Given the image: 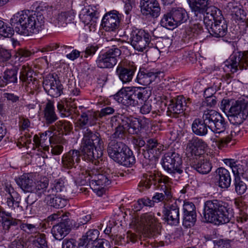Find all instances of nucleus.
Segmentation results:
<instances>
[{"mask_svg": "<svg viewBox=\"0 0 248 248\" xmlns=\"http://www.w3.org/2000/svg\"><path fill=\"white\" fill-rule=\"evenodd\" d=\"M17 69L16 67L6 69L3 73L2 79H0L1 87L8 84H15L17 82Z\"/></svg>", "mask_w": 248, "mask_h": 248, "instance_id": "4c0bfd02", "label": "nucleus"}, {"mask_svg": "<svg viewBox=\"0 0 248 248\" xmlns=\"http://www.w3.org/2000/svg\"><path fill=\"white\" fill-rule=\"evenodd\" d=\"M140 7L143 16L156 18L160 15L161 8L157 0H140Z\"/></svg>", "mask_w": 248, "mask_h": 248, "instance_id": "aec40b11", "label": "nucleus"}, {"mask_svg": "<svg viewBox=\"0 0 248 248\" xmlns=\"http://www.w3.org/2000/svg\"><path fill=\"white\" fill-rule=\"evenodd\" d=\"M248 115V100L239 99L233 101L227 113L228 119L233 125H239Z\"/></svg>", "mask_w": 248, "mask_h": 248, "instance_id": "6e6552de", "label": "nucleus"}, {"mask_svg": "<svg viewBox=\"0 0 248 248\" xmlns=\"http://www.w3.org/2000/svg\"><path fill=\"white\" fill-rule=\"evenodd\" d=\"M188 18V14L184 8L173 7L164 15L160 24L162 26L171 30L186 22Z\"/></svg>", "mask_w": 248, "mask_h": 248, "instance_id": "0eeeda50", "label": "nucleus"}, {"mask_svg": "<svg viewBox=\"0 0 248 248\" xmlns=\"http://www.w3.org/2000/svg\"><path fill=\"white\" fill-rule=\"evenodd\" d=\"M44 118L47 124H51L58 119L57 114L55 112L53 103L48 101L46 104L44 110Z\"/></svg>", "mask_w": 248, "mask_h": 248, "instance_id": "58836bf2", "label": "nucleus"}, {"mask_svg": "<svg viewBox=\"0 0 248 248\" xmlns=\"http://www.w3.org/2000/svg\"><path fill=\"white\" fill-rule=\"evenodd\" d=\"M43 87L47 94L53 97H58L63 93L62 85L53 75L49 74L45 77Z\"/></svg>", "mask_w": 248, "mask_h": 248, "instance_id": "dca6fc26", "label": "nucleus"}, {"mask_svg": "<svg viewBox=\"0 0 248 248\" xmlns=\"http://www.w3.org/2000/svg\"><path fill=\"white\" fill-rule=\"evenodd\" d=\"M125 128L130 134H138L140 132L139 118L131 117L126 119Z\"/></svg>", "mask_w": 248, "mask_h": 248, "instance_id": "37998d69", "label": "nucleus"}, {"mask_svg": "<svg viewBox=\"0 0 248 248\" xmlns=\"http://www.w3.org/2000/svg\"><path fill=\"white\" fill-rule=\"evenodd\" d=\"M75 16V13L72 10L62 12L56 16L53 22L58 27H65L74 20Z\"/></svg>", "mask_w": 248, "mask_h": 248, "instance_id": "473e14b6", "label": "nucleus"}, {"mask_svg": "<svg viewBox=\"0 0 248 248\" xmlns=\"http://www.w3.org/2000/svg\"><path fill=\"white\" fill-rule=\"evenodd\" d=\"M48 186V180L46 177H44L39 181L34 182L32 186V191L31 193H34L41 198L43 195L46 193V189Z\"/></svg>", "mask_w": 248, "mask_h": 248, "instance_id": "a19ab883", "label": "nucleus"}, {"mask_svg": "<svg viewBox=\"0 0 248 248\" xmlns=\"http://www.w3.org/2000/svg\"><path fill=\"white\" fill-rule=\"evenodd\" d=\"M163 150V145L154 138L148 139L146 141V151L143 155L145 158L152 160L158 156Z\"/></svg>", "mask_w": 248, "mask_h": 248, "instance_id": "b1692460", "label": "nucleus"}, {"mask_svg": "<svg viewBox=\"0 0 248 248\" xmlns=\"http://www.w3.org/2000/svg\"><path fill=\"white\" fill-rule=\"evenodd\" d=\"M234 186L235 192L239 195L244 194L247 189L246 184L239 177L234 178Z\"/></svg>", "mask_w": 248, "mask_h": 248, "instance_id": "de8ad7c7", "label": "nucleus"}, {"mask_svg": "<svg viewBox=\"0 0 248 248\" xmlns=\"http://www.w3.org/2000/svg\"><path fill=\"white\" fill-rule=\"evenodd\" d=\"M64 179L62 178L55 180L47 190L46 193L51 195H61V193L66 191Z\"/></svg>", "mask_w": 248, "mask_h": 248, "instance_id": "79ce46f5", "label": "nucleus"}, {"mask_svg": "<svg viewBox=\"0 0 248 248\" xmlns=\"http://www.w3.org/2000/svg\"><path fill=\"white\" fill-rule=\"evenodd\" d=\"M98 113L97 112H93L88 110L82 112L79 118L76 123V127L83 131L89 128V126H92L96 124L97 120Z\"/></svg>", "mask_w": 248, "mask_h": 248, "instance_id": "412c9836", "label": "nucleus"}, {"mask_svg": "<svg viewBox=\"0 0 248 248\" xmlns=\"http://www.w3.org/2000/svg\"><path fill=\"white\" fill-rule=\"evenodd\" d=\"M154 199L152 200L146 197L139 199L137 202L134 204L135 208L137 211L141 209L144 206L152 207L154 206L155 202Z\"/></svg>", "mask_w": 248, "mask_h": 248, "instance_id": "3c124183", "label": "nucleus"}, {"mask_svg": "<svg viewBox=\"0 0 248 248\" xmlns=\"http://www.w3.org/2000/svg\"><path fill=\"white\" fill-rule=\"evenodd\" d=\"M183 161L180 155L175 152H169L166 153L162 158V166L164 170L172 177H176V174L180 175L183 172Z\"/></svg>", "mask_w": 248, "mask_h": 248, "instance_id": "1a4fd4ad", "label": "nucleus"}, {"mask_svg": "<svg viewBox=\"0 0 248 248\" xmlns=\"http://www.w3.org/2000/svg\"><path fill=\"white\" fill-rule=\"evenodd\" d=\"M194 161L192 163V167L198 172L201 174L209 173L212 169L211 164L209 160L200 156L194 158Z\"/></svg>", "mask_w": 248, "mask_h": 248, "instance_id": "72a5a7b5", "label": "nucleus"}, {"mask_svg": "<svg viewBox=\"0 0 248 248\" xmlns=\"http://www.w3.org/2000/svg\"><path fill=\"white\" fill-rule=\"evenodd\" d=\"M124 153L125 154L124 155L122 165L128 167L134 164L135 162V158L133 155L132 152L129 148H127L125 149Z\"/></svg>", "mask_w": 248, "mask_h": 248, "instance_id": "09e8293b", "label": "nucleus"}, {"mask_svg": "<svg viewBox=\"0 0 248 248\" xmlns=\"http://www.w3.org/2000/svg\"><path fill=\"white\" fill-rule=\"evenodd\" d=\"M157 183L164 184L161 186L160 193H163L166 196V199L171 202L173 199V194L170 184L171 183L170 179L167 176L160 175L159 173H149L143 175V178L140 181L139 186L144 188L149 189L152 185H155Z\"/></svg>", "mask_w": 248, "mask_h": 248, "instance_id": "39448f33", "label": "nucleus"}, {"mask_svg": "<svg viewBox=\"0 0 248 248\" xmlns=\"http://www.w3.org/2000/svg\"><path fill=\"white\" fill-rule=\"evenodd\" d=\"M194 214H196L194 203L190 202H185L183 205V216Z\"/></svg>", "mask_w": 248, "mask_h": 248, "instance_id": "6e6d98bb", "label": "nucleus"}, {"mask_svg": "<svg viewBox=\"0 0 248 248\" xmlns=\"http://www.w3.org/2000/svg\"><path fill=\"white\" fill-rule=\"evenodd\" d=\"M222 211L218 209L213 211V216L207 217L204 221L214 223L216 225L225 224L229 222L232 215L228 212L227 207L224 205V209Z\"/></svg>", "mask_w": 248, "mask_h": 248, "instance_id": "393cba45", "label": "nucleus"}, {"mask_svg": "<svg viewBox=\"0 0 248 248\" xmlns=\"http://www.w3.org/2000/svg\"><path fill=\"white\" fill-rule=\"evenodd\" d=\"M136 70V67L133 64L120 62L117 67L116 73L123 83H127L132 81Z\"/></svg>", "mask_w": 248, "mask_h": 248, "instance_id": "a211bd4d", "label": "nucleus"}, {"mask_svg": "<svg viewBox=\"0 0 248 248\" xmlns=\"http://www.w3.org/2000/svg\"><path fill=\"white\" fill-rule=\"evenodd\" d=\"M33 244L38 248H48L46 236L44 233H37L34 237Z\"/></svg>", "mask_w": 248, "mask_h": 248, "instance_id": "49530a36", "label": "nucleus"}, {"mask_svg": "<svg viewBox=\"0 0 248 248\" xmlns=\"http://www.w3.org/2000/svg\"><path fill=\"white\" fill-rule=\"evenodd\" d=\"M216 13L207 14L203 18V22L209 33L215 37H222L227 32V24L224 20H217Z\"/></svg>", "mask_w": 248, "mask_h": 248, "instance_id": "9b49d317", "label": "nucleus"}, {"mask_svg": "<svg viewBox=\"0 0 248 248\" xmlns=\"http://www.w3.org/2000/svg\"><path fill=\"white\" fill-rule=\"evenodd\" d=\"M208 125L202 119H196L192 124L193 132L199 136H205L208 132Z\"/></svg>", "mask_w": 248, "mask_h": 248, "instance_id": "ea45409f", "label": "nucleus"}, {"mask_svg": "<svg viewBox=\"0 0 248 248\" xmlns=\"http://www.w3.org/2000/svg\"><path fill=\"white\" fill-rule=\"evenodd\" d=\"M210 4L209 0H190L189 6L196 20L202 22L203 17L207 13L216 12L217 9L210 6Z\"/></svg>", "mask_w": 248, "mask_h": 248, "instance_id": "f8f14e48", "label": "nucleus"}, {"mask_svg": "<svg viewBox=\"0 0 248 248\" xmlns=\"http://www.w3.org/2000/svg\"><path fill=\"white\" fill-rule=\"evenodd\" d=\"M77 179L82 185L89 183L91 188L99 196L105 192L106 187L111 183V175L95 166L81 170Z\"/></svg>", "mask_w": 248, "mask_h": 248, "instance_id": "f03ea898", "label": "nucleus"}, {"mask_svg": "<svg viewBox=\"0 0 248 248\" xmlns=\"http://www.w3.org/2000/svg\"><path fill=\"white\" fill-rule=\"evenodd\" d=\"M163 211L168 224L177 225L179 223V209L176 202L164 206Z\"/></svg>", "mask_w": 248, "mask_h": 248, "instance_id": "4be33fe9", "label": "nucleus"}, {"mask_svg": "<svg viewBox=\"0 0 248 248\" xmlns=\"http://www.w3.org/2000/svg\"><path fill=\"white\" fill-rule=\"evenodd\" d=\"M214 246L217 248H230L231 240L228 239L219 238L213 241Z\"/></svg>", "mask_w": 248, "mask_h": 248, "instance_id": "680f3d73", "label": "nucleus"}, {"mask_svg": "<svg viewBox=\"0 0 248 248\" xmlns=\"http://www.w3.org/2000/svg\"><path fill=\"white\" fill-rule=\"evenodd\" d=\"M196 214L183 216V225L186 228L193 227L196 221Z\"/></svg>", "mask_w": 248, "mask_h": 248, "instance_id": "5fc2aeb1", "label": "nucleus"}, {"mask_svg": "<svg viewBox=\"0 0 248 248\" xmlns=\"http://www.w3.org/2000/svg\"><path fill=\"white\" fill-rule=\"evenodd\" d=\"M151 40L150 34L142 30H133L130 33L131 45L135 50L143 52L149 46Z\"/></svg>", "mask_w": 248, "mask_h": 248, "instance_id": "ddd939ff", "label": "nucleus"}, {"mask_svg": "<svg viewBox=\"0 0 248 248\" xmlns=\"http://www.w3.org/2000/svg\"><path fill=\"white\" fill-rule=\"evenodd\" d=\"M216 172L219 186L222 188L229 187L231 183V178L229 170L221 167L217 169Z\"/></svg>", "mask_w": 248, "mask_h": 248, "instance_id": "e433bc0d", "label": "nucleus"}, {"mask_svg": "<svg viewBox=\"0 0 248 248\" xmlns=\"http://www.w3.org/2000/svg\"><path fill=\"white\" fill-rule=\"evenodd\" d=\"M19 221L20 222L17 225H19L20 229L23 232L28 234H32L37 232L38 227L36 225L28 223L27 222H22V220L20 219Z\"/></svg>", "mask_w": 248, "mask_h": 248, "instance_id": "8fccbe9b", "label": "nucleus"}, {"mask_svg": "<svg viewBox=\"0 0 248 248\" xmlns=\"http://www.w3.org/2000/svg\"><path fill=\"white\" fill-rule=\"evenodd\" d=\"M241 8H242V6L239 2L235 1H232L228 3L225 7V10L227 12L232 15L235 12H237V11L239 10Z\"/></svg>", "mask_w": 248, "mask_h": 248, "instance_id": "13d9d810", "label": "nucleus"}, {"mask_svg": "<svg viewBox=\"0 0 248 248\" xmlns=\"http://www.w3.org/2000/svg\"><path fill=\"white\" fill-rule=\"evenodd\" d=\"M0 222L3 230L6 232L9 231L11 226H17L20 221L19 219L13 217L11 213L6 212L0 207Z\"/></svg>", "mask_w": 248, "mask_h": 248, "instance_id": "c85d7f7f", "label": "nucleus"}, {"mask_svg": "<svg viewBox=\"0 0 248 248\" xmlns=\"http://www.w3.org/2000/svg\"><path fill=\"white\" fill-rule=\"evenodd\" d=\"M40 144H41V148H42L45 151H49L48 143H50V138L47 136V134L42 133L40 136Z\"/></svg>", "mask_w": 248, "mask_h": 248, "instance_id": "e2e57ef3", "label": "nucleus"}, {"mask_svg": "<svg viewBox=\"0 0 248 248\" xmlns=\"http://www.w3.org/2000/svg\"><path fill=\"white\" fill-rule=\"evenodd\" d=\"M121 55V51L116 47H111L106 53L99 55L96 64L101 68H112L117 62V58Z\"/></svg>", "mask_w": 248, "mask_h": 248, "instance_id": "2eb2a0df", "label": "nucleus"}, {"mask_svg": "<svg viewBox=\"0 0 248 248\" xmlns=\"http://www.w3.org/2000/svg\"><path fill=\"white\" fill-rule=\"evenodd\" d=\"M124 123L123 121V125H119L116 128L115 132L111 136L112 138L120 139L124 138V133L126 128Z\"/></svg>", "mask_w": 248, "mask_h": 248, "instance_id": "bf43d9fd", "label": "nucleus"}, {"mask_svg": "<svg viewBox=\"0 0 248 248\" xmlns=\"http://www.w3.org/2000/svg\"><path fill=\"white\" fill-rule=\"evenodd\" d=\"M99 233V231L95 229L88 231L79 239L78 248H91L93 242L98 239Z\"/></svg>", "mask_w": 248, "mask_h": 248, "instance_id": "c756f323", "label": "nucleus"}, {"mask_svg": "<svg viewBox=\"0 0 248 248\" xmlns=\"http://www.w3.org/2000/svg\"><path fill=\"white\" fill-rule=\"evenodd\" d=\"M230 69V71L234 73L239 69H247L248 68V51L238 53V54L232 55L229 60L225 62L224 69L227 70Z\"/></svg>", "mask_w": 248, "mask_h": 248, "instance_id": "4468645a", "label": "nucleus"}, {"mask_svg": "<svg viewBox=\"0 0 248 248\" xmlns=\"http://www.w3.org/2000/svg\"><path fill=\"white\" fill-rule=\"evenodd\" d=\"M147 93L144 88L140 87H134L129 90L122 89L114 95V99L126 107H135L142 104L149 96Z\"/></svg>", "mask_w": 248, "mask_h": 248, "instance_id": "20e7f679", "label": "nucleus"}, {"mask_svg": "<svg viewBox=\"0 0 248 248\" xmlns=\"http://www.w3.org/2000/svg\"><path fill=\"white\" fill-rule=\"evenodd\" d=\"M207 147V144L202 139L197 137L193 138L186 145V154L188 157L195 156L198 157L204 153Z\"/></svg>", "mask_w": 248, "mask_h": 248, "instance_id": "6ab92c4d", "label": "nucleus"}, {"mask_svg": "<svg viewBox=\"0 0 248 248\" xmlns=\"http://www.w3.org/2000/svg\"><path fill=\"white\" fill-rule=\"evenodd\" d=\"M69 222V220L65 219L64 221L53 226L51 233L55 239L61 240L70 232L71 228Z\"/></svg>", "mask_w": 248, "mask_h": 248, "instance_id": "cd10ccee", "label": "nucleus"}, {"mask_svg": "<svg viewBox=\"0 0 248 248\" xmlns=\"http://www.w3.org/2000/svg\"><path fill=\"white\" fill-rule=\"evenodd\" d=\"M217 209L222 212V210L224 209V205L222 201L217 200L206 201L204 204L203 217L204 220L207 217L209 218V217L212 216L213 211Z\"/></svg>", "mask_w": 248, "mask_h": 248, "instance_id": "7c9ffc66", "label": "nucleus"}, {"mask_svg": "<svg viewBox=\"0 0 248 248\" xmlns=\"http://www.w3.org/2000/svg\"><path fill=\"white\" fill-rule=\"evenodd\" d=\"M121 15L118 12L112 10L106 13L102 20L103 28L107 31H114L119 28Z\"/></svg>", "mask_w": 248, "mask_h": 248, "instance_id": "f3484780", "label": "nucleus"}, {"mask_svg": "<svg viewBox=\"0 0 248 248\" xmlns=\"http://www.w3.org/2000/svg\"><path fill=\"white\" fill-rule=\"evenodd\" d=\"M32 71L29 67L25 65L22 66L20 73V79L23 82L29 83L32 80Z\"/></svg>", "mask_w": 248, "mask_h": 248, "instance_id": "603ef678", "label": "nucleus"}, {"mask_svg": "<svg viewBox=\"0 0 248 248\" xmlns=\"http://www.w3.org/2000/svg\"><path fill=\"white\" fill-rule=\"evenodd\" d=\"M57 128L65 134L69 133L73 129L72 124L66 121H59L56 123Z\"/></svg>", "mask_w": 248, "mask_h": 248, "instance_id": "864d4df0", "label": "nucleus"}, {"mask_svg": "<svg viewBox=\"0 0 248 248\" xmlns=\"http://www.w3.org/2000/svg\"><path fill=\"white\" fill-rule=\"evenodd\" d=\"M11 53L10 50L0 46V63H4L10 59Z\"/></svg>", "mask_w": 248, "mask_h": 248, "instance_id": "338daca9", "label": "nucleus"}, {"mask_svg": "<svg viewBox=\"0 0 248 248\" xmlns=\"http://www.w3.org/2000/svg\"><path fill=\"white\" fill-rule=\"evenodd\" d=\"M92 218L91 214L85 213L81 212L79 213L78 218L77 219V226L75 225V227L78 228L79 226H81L87 224Z\"/></svg>", "mask_w": 248, "mask_h": 248, "instance_id": "4d7b16f0", "label": "nucleus"}, {"mask_svg": "<svg viewBox=\"0 0 248 248\" xmlns=\"http://www.w3.org/2000/svg\"><path fill=\"white\" fill-rule=\"evenodd\" d=\"M184 103L185 99L182 97H178L175 100H171L168 108L169 115L172 117H177L178 114L183 113L185 109Z\"/></svg>", "mask_w": 248, "mask_h": 248, "instance_id": "2f4dec72", "label": "nucleus"}, {"mask_svg": "<svg viewBox=\"0 0 248 248\" xmlns=\"http://www.w3.org/2000/svg\"><path fill=\"white\" fill-rule=\"evenodd\" d=\"M233 136L232 132L230 135L226 136L225 138L216 140L215 143L216 145L219 149H222L227 146L228 144L231 141L232 137Z\"/></svg>", "mask_w": 248, "mask_h": 248, "instance_id": "052dcab7", "label": "nucleus"}, {"mask_svg": "<svg viewBox=\"0 0 248 248\" xmlns=\"http://www.w3.org/2000/svg\"><path fill=\"white\" fill-rule=\"evenodd\" d=\"M80 160V152L78 150H71L62 156V166L67 169L75 167V164H78Z\"/></svg>", "mask_w": 248, "mask_h": 248, "instance_id": "bb28decb", "label": "nucleus"}, {"mask_svg": "<svg viewBox=\"0 0 248 248\" xmlns=\"http://www.w3.org/2000/svg\"><path fill=\"white\" fill-rule=\"evenodd\" d=\"M81 151L85 160L96 165L103 155L104 142L98 132H93L89 128L82 131Z\"/></svg>", "mask_w": 248, "mask_h": 248, "instance_id": "7ed1b4c3", "label": "nucleus"}, {"mask_svg": "<svg viewBox=\"0 0 248 248\" xmlns=\"http://www.w3.org/2000/svg\"><path fill=\"white\" fill-rule=\"evenodd\" d=\"M229 165L232 169L235 178L236 177L243 176L244 172L247 169L246 165L242 164L238 161H235L233 159L229 160Z\"/></svg>", "mask_w": 248, "mask_h": 248, "instance_id": "a18cd8bd", "label": "nucleus"}, {"mask_svg": "<svg viewBox=\"0 0 248 248\" xmlns=\"http://www.w3.org/2000/svg\"><path fill=\"white\" fill-rule=\"evenodd\" d=\"M232 17L236 22H244L246 19V12L242 8L237 11L232 15Z\"/></svg>", "mask_w": 248, "mask_h": 248, "instance_id": "69168bd1", "label": "nucleus"}, {"mask_svg": "<svg viewBox=\"0 0 248 248\" xmlns=\"http://www.w3.org/2000/svg\"><path fill=\"white\" fill-rule=\"evenodd\" d=\"M3 97L7 101L13 104H17L20 100L19 96L14 93H4Z\"/></svg>", "mask_w": 248, "mask_h": 248, "instance_id": "0e129e2a", "label": "nucleus"}, {"mask_svg": "<svg viewBox=\"0 0 248 248\" xmlns=\"http://www.w3.org/2000/svg\"><path fill=\"white\" fill-rule=\"evenodd\" d=\"M17 184L25 192H32L34 181L31 174L25 173L16 180Z\"/></svg>", "mask_w": 248, "mask_h": 248, "instance_id": "c9c22d12", "label": "nucleus"}, {"mask_svg": "<svg viewBox=\"0 0 248 248\" xmlns=\"http://www.w3.org/2000/svg\"><path fill=\"white\" fill-rule=\"evenodd\" d=\"M127 148L128 147L122 142L111 141L108 144L107 151L108 155L111 158Z\"/></svg>", "mask_w": 248, "mask_h": 248, "instance_id": "c03bdc74", "label": "nucleus"}, {"mask_svg": "<svg viewBox=\"0 0 248 248\" xmlns=\"http://www.w3.org/2000/svg\"><path fill=\"white\" fill-rule=\"evenodd\" d=\"M99 16V12L96 7L89 5L83 10L82 13L79 15V17L85 24L92 25L96 22Z\"/></svg>", "mask_w": 248, "mask_h": 248, "instance_id": "a878e982", "label": "nucleus"}, {"mask_svg": "<svg viewBox=\"0 0 248 248\" xmlns=\"http://www.w3.org/2000/svg\"><path fill=\"white\" fill-rule=\"evenodd\" d=\"M45 22V17L41 13L29 10L23 11L15 14L10 19V24L15 30L0 20V36L5 38L11 37L15 31L24 36L37 34L44 28Z\"/></svg>", "mask_w": 248, "mask_h": 248, "instance_id": "f257e3e1", "label": "nucleus"}, {"mask_svg": "<svg viewBox=\"0 0 248 248\" xmlns=\"http://www.w3.org/2000/svg\"><path fill=\"white\" fill-rule=\"evenodd\" d=\"M160 73L161 72L157 69L148 70L140 69L136 80L140 85L147 86L154 81Z\"/></svg>", "mask_w": 248, "mask_h": 248, "instance_id": "5701e85b", "label": "nucleus"}, {"mask_svg": "<svg viewBox=\"0 0 248 248\" xmlns=\"http://www.w3.org/2000/svg\"><path fill=\"white\" fill-rule=\"evenodd\" d=\"M202 119L214 133H221L225 131L226 123L222 116L216 110L208 109L204 110Z\"/></svg>", "mask_w": 248, "mask_h": 248, "instance_id": "9d476101", "label": "nucleus"}, {"mask_svg": "<svg viewBox=\"0 0 248 248\" xmlns=\"http://www.w3.org/2000/svg\"><path fill=\"white\" fill-rule=\"evenodd\" d=\"M44 202L47 205L55 208H62L67 203V201L64 198H62L61 195H51L48 193L45 194Z\"/></svg>", "mask_w": 248, "mask_h": 248, "instance_id": "f704fd0d", "label": "nucleus"}, {"mask_svg": "<svg viewBox=\"0 0 248 248\" xmlns=\"http://www.w3.org/2000/svg\"><path fill=\"white\" fill-rule=\"evenodd\" d=\"M132 228L142 230L149 237H154L160 233V225L153 215L145 213L140 217H135L130 224Z\"/></svg>", "mask_w": 248, "mask_h": 248, "instance_id": "423d86ee", "label": "nucleus"}, {"mask_svg": "<svg viewBox=\"0 0 248 248\" xmlns=\"http://www.w3.org/2000/svg\"><path fill=\"white\" fill-rule=\"evenodd\" d=\"M51 153L53 155H61L63 150V147L60 143H50Z\"/></svg>", "mask_w": 248, "mask_h": 248, "instance_id": "774afa93", "label": "nucleus"}]
</instances>
